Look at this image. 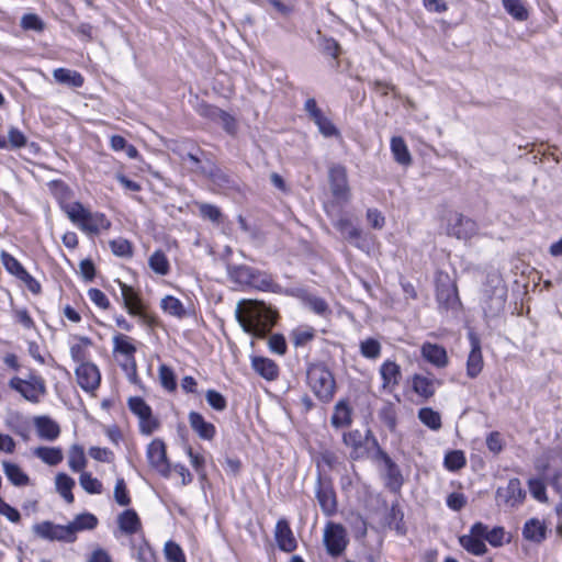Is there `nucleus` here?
Masks as SVG:
<instances>
[{"label":"nucleus","instance_id":"f257e3e1","mask_svg":"<svg viewBox=\"0 0 562 562\" xmlns=\"http://www.w3.org/2000/svg\"><path fill=\"white\" fill-rule=\"evenodd\" d=\"M235 315L245 333L259 338L271 330L277 318V313L265 302L252 300L239 302Z\"/></svg>","mask_w":562,"mask_h":562},{"label":"nucleus","instance_id":"f03ea898","mask_svg":"<svg viewBox=\"0 0 562 562\" xmlns=\"http://www.w3.org/2000/svg\"><path fill=\"white\" fill-rule=\"evenodd\" d=\"M69 220L87 234H99L110 228L111 223L104 214L92 213L81 203L74 202L61 206Z\"/></svg>","mask_w":562,"mask_h":562},{"label":"nucleus","instance_id":"7ed1b4c3","mask_svg":"<svg viewBox=\"0 0 562 562\" xmlns=\"http://www.w3.org/2000/svg\"><path fill=\"white\" fill-rule=\"evenodd\" d=\"M307 383L314 395L323 403L333 400L336 382L330 370L323 363H313L307 368Z\"/></svg>","mask_w":562,"mask_h":562},{"label":"nucleus","instance_id":"20e7f679","mask_svg":"<svg viewBox=\"0 0 562 562\" xmlns=\"http://www.w3.org/2000/svg\"><path fill=\"white\" fill-rule=\"evenodd\" d=\"M507 288L505 283L496 278L492 279L484 289L483 311L486 317L498 316L505 307Z\"/></svg>","mask_w":562,"mask_h":562},{"label":"nucleus","instance_id":"39448f33","mask_svg":"<svg viewBox=\"0 0 562 562\" xmlns=\"http://www.w3.org/2000/svg\"><path fill=\"white\" fill-rule=\"evenodd\" d=\"M9 386L32 403H38L46 392L44 380L35 374H31L29 379L14 376L9 381Z\"/></svg>","mask_w":562,"mask_h":562},{"label":"nucleus","instance_id":"423d86ee","mask_svg":"<svg viewBox=\"0 0 562 562\" xmlns=\"http://www.w3.org/2000/svg\"><path fill=\"white\" fill-rule=\"evenodd\" d=\"M328 181L333 196L338 202L347 203L351 198L347 169L340 164H333L328 169Z\"/></svg>","mask_w":562,"mask_h":562},{"label":"nucleus","instance_id":"0eeeda50","mask_svg":"<svg viewBox=\"0 0 562 562\" xmlns=\"http://www.w3.org/2000/svg\"><path fill=\"white\" fill-rule=\"evenodd\" d=\"M324 543L329 555H340L348 544L346 529L339 524H327L324 530Z\"/></svg>","mask_w":562,"mask_h":562},{"label":"nucleus","instance_id":"6e6552de","mask_svg":"<svg viewBox=\"0 0 562 562\" xmlns=\"http://www.w3.org/2000/svg\"><path fill=\"white\" fill-rule=\"evenodd\" d=\"M128 407L139 418L140 431L150 435L158 427V422L153 417L151 408L142 397H131Z\"/></svg>","mask_w":562,"mask_h":562},{"label":"nucleus","instance_id":"1a4fd4ad","mask_svg":"<svg viewBox=\"0 0 562 562\" xmlns=\"http://www.w3.org/2000/svg\"><path fill=\"white\" fill-rule=\"evenodd\" d=\"M316 498L326 516H331L337 512L336 493L333 484L329 480L323 479L322 475H318L317 479Z\"/></svg>","mask_w":562,"mask_h":562},{"label":"nucleus","instance_id":"9d476101","mask_svg":"<svg viewBox=\"0 0 562 562\" xmlns=\"http://www.w3.org/2000/svg\"><path fill=\"white\" fill-rule=\"evenodd\" d=\"M34 533L49 541L74 542L68 525H55L52 521H43L33 526Z\"/></svg>","mask_w":562,"mask_h":562},{"label":"nucleus","instance_id":"9b49d317","mask_svg":"<svg viewBox=\"0 0 562 562\" xmlns=\"http://www.w3.org/2000/svg\"><path fill=\"white\" fill-rule=\"evenodd\" d=\"M477 233L476 223L460 214H453L448 224V234L457 237L458 239L468 240L472 238Z\"/></svg>","mask_w":562,"mask_h":562},{"label":"nucleus","instance_id":"f8f14e48","mask_svg":"<svg viewBox=\"0 0 562 562\" xmlns=\"http://www.w3.org/2000/svg\"><path fill=\"white\" fill-rule=\"evenodd\" d=\"M76 378L79 386L86 392L95 391L101 381V374L98 367L91 362H82L76 369Z\"/></svg>","mask_w":562,"mask_h":562},{"label":"nucleus","instance_id":"ddd939ff","mask_svg":"<svg viewBox=\"0 0 562 562\" xmlns=\"http://www.w3.org/2000/svg\"><path fill=\"white\" fill-rule=\"evenodd\" d=\"M149 464L164 476H168L170 467L167 460L166 446L162 440L154 439L147 447Z\"/></svg>","mask_w":562,"mask_h":562},{"label":"nucleus","instance_id":"4468645a","mask_svg":"<svg viewBox=\"0 0 562 562\" xmlns=\"http://www.w3.org/2000/svg\"><path fill=\"white\" fill-rule=\"evenodd\" d=\"M274 538L278 544V548L284 552H292L296 549V540L294 535L290 528L288 520L280 519L278 520L274 529Z\"/></svg>","mask_w":562,"mask_h":562},{"label":"nucleus","instance_id":"2eb2a0df","mask_svg":"<svg viewBox=\"0 0 562 562\" xmlns=\"http://www.w3.org/2000/svg\"><path fill=\"white\" fill-rule=\"evenodd\" d=\"M471 341V351L467 361V374L469 378H476L483 369V357L481 351V342L474 334L469 335Z\"/></svg>","mask_w":562,"mask_h":562},{"label":"nucleus","instance_id":"dca6fc26","mask_svg":"<svg viewBox=\"0 0 562 562\" xmlns=\"http://www.w3.org/2000/svg\"><path fill=\"white\" fill-rule=\"evenodd\" d=\"M497 496L504 498L507 505L515 507L524 502L526 492L522 490L520 481L515 477L509 480L505 488L497 490Z\"/></svg>","mask_w":562,"mask_h":562},{"label":"nucleus","instance_id":"f3484780","mask_svg":"<svg viewBox=\"0 0 562 562\" xmlns=\"http://www.w3.org/2000/svg\"><path fill=\"white\" fill-rule=\"evenodd\" d=\"M202 115L220 123L228 134H235L237 128L236 120L224 110L217 106L206 105L202 110Z\"/></svg>","mask_w":562,"mask_h":562},{"label":"nucleus","instance_id":"a211bd4d","mask_svg":"<svg viewBox=\"0 0 562 562\" xmlns=\"http://www.w3.org/2000/svg\"><path fill=\"white\" fill-rule=\"evenodd\" d=\"M34 425L38 437L44 440L54 441L60 435L59 425L48 416L35 417Z\"/></svg>","mask_w":562,"mask_h":562},{"label":"nucleus","instance_id":"6ab92c4d","mask_svg":"<svg viewBox=\"0 0 562 562\" xmlns=\"http://www.w3.org/2000/svg\"><path fill=\"white\" fill-rule=\"evenodd\" d=\"M547 529L544 521L530 518L522 527V537L528 541L541 543L547 538Z\"/></svg>","mask_w":562,"mask_h":562},{"label":"nucleus","instance_id":"aec40b11","mask_svg":"<svg viewBox=\"0 0 562 562\" xmlns=\"http://www.w3.org/2000/svg\"><path fill=\"white\" fill-rule=\"evenodd\" d=\"M189 424L201 439L212 440L216 434L215 426L206 422L198 412H191L189 414Z\"/></svg>","mask_w":562,"mask_h":562},{"label":"nucleus","instance_id":"412c9836","mask_svg":"<svg viewBox=\"0 0 562 562\" xmlns=\"http://www.w3.org/2000/svg\"><path fill=\"white\" fill-rule=\"evenodd\" d=\"M422 355L428 362L438 368H443L448 363L446 349L437 344H424L422 347Z\"/></svg>","mask_w":562,"mask_h":562},{"label":"nucleus","instance_id":"4be33fe9","mask_svg":"<svg viewBox=\"0 0 562 562\" xmlns=\"http://www.w3.org/2000/svg\"><path fill=\"white\" fill-rule=\"evenodd\" d=\"M226 271L229 280L238 285H249L251 277H254L255 268L246 265H232L226 266Z\"/></svg>","mask_w":562,"mask_h":562},{"label":"nucleus","instance_id":"5701e85b","mask_svg":"<svg viewBox=\"0 0 562 562\" xmlns=\"http://www.w3.org/2000/svg\"><path fill=\"white\" fill-rule=\"evenodd\" d=\"M251 367L260 376L269 381L277 379L279 374L277 363L269 358L254 357L251 359Z\"/></svg>","mask_w":562,"mask_h":562},{"label":"nucleus","instance_id":"b1692460","mask_svg":"<svg viewBox=\"0 0 562 562\" xmlns=\"http://www.w3.org/2000/svg\"><path fill=\"white\" fill-rule=\"evenodd\" d=\"M250 288H254L259 291H267V292H273V293H280L281 286L276 283L271 277V274L260 271L258 269H255L254 277H251L249 285Z\"/></svg>","mask_w":562,"mask_h":562},{"label":"nucleus","instance_id":"393cba45","mask_svg":"<svg viewBox=\"0 0 562 562\" xmlns=\"http://www.w3.org/2000/svg\"><path fill=\"white\" fill-rule=\"evenodd\" d=\"M334 226L340 232L345 239L353 244L356 247H361L360 239L362 232L360 228L355 226L349 218L340 217L335 222Z\"/></svg>","mask_w":562,"mask_h":562},{"label":"nucleus","instance_id":"a878e982","mask_svg":"<svg viewBox=\"0 0 562 562\" xmlns=\"http://www.w3.org/2000/svg\"><path fill=\"white\" fill-rule=\"evenodd\" d=\"M117 524L122 532L134 535L142 528L140 519L133 509H126L117 517Z\"/></svg>","mask_w":562,"mask_h":562},{"label":"nucleus","instance_id":"bb28decb","mask_svg":"<svg viewBox=\"0 0 562 562\" xmlns=\"http://www.w3.org/2000/svg\"><path fill=\"white\" fill-rule=\"evenodd\" d=\"M124 306L130 315H142V304L134 290L123 282H119Z\"/></svg>","mask_w":562,"mask_h":562},{"label":"nucleus","instance_id":"cd10ccee","mask_svg":"<svg viewBox=\"0 0 562 562\" xmlns=\"http://www.w3.org/2000/svg\"><path fill=\"white\" fill-rule=\"evenodd\" d=\"M351 422V408L349 407L347 401H339L334 407V414L330 418L331 426L335 428H341L349 426Z\"/></svg>","mask_w":562,"mask_h":562},{"label":"nucleus","instance_id":"c85d7f7f","mask_svg":"<svg viewBox=\"0 0 562 562\" xmlns=\"http://www.w3.org/2000/svg\"><path fill=\"white\" fill-rule=\"evenodd\" d=\"M380 373L384 389L398 385L402 378L400 366L393 361H385L380 368Z\"/></svg>","mask_w":562,"mask_h":562},{"label":"nucleus","instance_id":"c756f323","mask_svg":"<svg viewBox=\"0 0 562 562\" xmlns=\"http://www.w3.org/2000/svg\"><path fill=\"white\" fill-rule=\"evenodd\" d=\"M97 525V517L90 513H85L76 516L74 521L68 524V527L71 531L72 541L76 540V533L78 531L94 529Z\"/></svg>","mask_w":562,"mask_h":562},{"label":"nucleus","instance_id":"7c9ffc66","mask_svg":"<svg viewBox=\"0 0 562 562\" xmlns=\"http://www.w3.org/2000/svg\"><path fill=\"white\" fill-rule=\"evenodd\" d=\"M391 150L396 162L403 166L412 164V156L403 137L393 136L391 139Z\"/></svg>","mask_w":562,"mask_h":562},{"label":"nucleus","instance_id":"2f4dec72","mask_svg":"<svg viewBox=\"0 0 562 562\" xmlns=\"http://www.w3.org/2000/svg\"><path fill=\"white\" fill-rule=\"evenodd\" d=\"M202 176L207 177L214 186L221 189L231 188L233 183L229 176L214 164H209V169H203Z\"/></svg>","mask_w":562,"mask_h":562},{"label":"nucleus","instance_id":"473e14b6","mask_svg":"<svg viewBox=\"0 0 562 562\" xmlns=\"http://www.w3.org/2000/svg\"><path fill=\"white\" fill-rule=\"evenodd\" d=\"M3 472L8 480L15 486H25L30 483L29 476L21 470V468L12 462H2Z\"/></svg>","mask_w":562,"mask_h":562},{"label":"nucleus","instance_id":"72a5a7b5","mask_svg":"<svg viewBox=\"0 0 562 562\" xmlns=\"http://www.w3.org/2000/svg\"><path fill=\"white\" fill-rule=\"evenodd\" d=\"M33 453L48 465H57L64 458L63 450L58 447H37Z\"/></svg>","mask_w":562,"mask_h":562},{"label":"nucleus","instance_id":"f704fd0d","mask_svg":"<svg viewBox=\"0 0 562 562\" xmlns=\"http://www.w3.org/2000/svg\"><path fill=\"white\" fill-rule=\"evenodd\" d=\"M54 79L70 87L79 88L83 85V77L74 70L66 68H57L53 72Z\"/></svg>","mask_w":562,"mask_h":562},{"label":"nucleus","instance_id":"c9c22d12","mask_svg":"<svg viewBox=\"0 0 562 562\" xmlns=\"http://www.w3.org/2000/svg\"><path fill=\"white\" fill-rule=\"evenodd\" d=\"M459 542L464 550L474 555H483L487 551L484 541L470 533L461 536L459 538Z\"/></svg>","mask_w":562,"mask_h":562},{"label":"nucleus","instance_id":"e433bc0d","mask_svg":"<svg viewBox=\"0 0 562 562\" xmlns=\"http://www.w3.org/2000/svg\"><path fill=\"white\" fill-rule=\"evenodd\" d=\"M413 390L418 395L428 398L435 394V380L420 374H415L413 378Z\"/></svg>","mask_w":562,"mask_h":562},{"label":"nucleus","instance_id":"4c0bfd02","mask_svg":"<svg viewBox=\"0 0 562 562\" xmlns=\"http://www.w3.org/2000/svg\"><path fill=\"white\" fill-rule=\"evenodd\" d=\"M56 490L64 497V499L71 504L74 502V495L71 493L75 486V481L65 473H58L55 479Z\"/></svg>","mask_w":562,"mask_h":562},{"label":"nucleus","instance_id":"58836bf2","mask_svg":"<svg viewBox=\"0 0 562 562\" xmlns=\"http://www.w3.org/2000/svg\"><path fill=\"white\" fill-rule=\"evenodd\" d=\"M369 436H371V430H367L366 434H362L360 430L355 429L345 432L342 440L347 447L352 448L353 452H357L360 448L364 447Z\"/></svg>","mask_w":562,"mask_h":562},{"label":"nucleus","instance_id":"ea45409f","mask_svg":"<svg viewBox=\"0 0 562 562\" xmlns=\"http://www.w3.org/2000/svg\"><path fill=\"white\" fill-rule=\"evenodd\" d=\"M148 265L153 271L160 276H166L169 272L170 266L169 261L161 250H156L149 257Z\"/></svg>","mask_w":562,"mask_h":562},{"label":"nucleus","instance_id":"a19ab883","mask_svg":"<svg viewBox=\"0 0 562 562\" xmlns=\"http://www.w3.org/2000/svg\"><path fill=\"white\" fill-rule=\"evenodd\" d=\"M68 464L74 472H79L86 467L87 460L81 446H71L69 450Z\"/></svg>","mask_w":562,"mask_h":562},{"label":"nucleus","instance_id":"79ce46f5","mask_svg":"<svg viewBox=\"0 0 562 562\" xmlns=\"http://www.w3.org/2000/svg\"><path fill=\"white\" fill-rule=\"evenodd\" d=\"M161 308L172 315V316H176L178 318H182L186 316V310H184V306L183 304L181 303L180 300H178L177 297L175 296H171V295H167L165 296L162 300H161Z\"/></svg>","mask_w":562,"mask_h":562},{"label":"nucleus","instance_id":"37998d69","mask_svg":"<svg viewBox=\"0 0 562 562\" xmlns=\"http://www.w3.org/2000/svg\"><path fill=\"white\" fill-rule=\"evenodd\" d=\"M302 300L310 310L318 315L325 316L330 313L328 304L322 297L304 293Z\"/></svg>","mask_w":562,"mask_h":562},{"label":"nucleus","instance_id":"c03bdc74","mask_svg":"<svg viewBox=\"0 0 562 562\" xmlns=\"http://www.w3.org/2000/svg\"><path fill=\"white\" fill-rule=\"evenodd\" d=\"M503 5L508 14L518 21L528 19V11L520 0H502Z\"/></svg>","mask_w":562,"mask_h":562},{"label":"nucleus","instance_id":"a18cd8bd","mask_svg":"<svg viewBox=\"0 0 562 562\" xmlns=\"http://www.w3.org/2000/svg\"><path fill=\"white\" fill-rule=\"evenodd\" d=\"M418 418L423 424L434 430H437L441 427V418L439 413L429 407L420 408L418 412Z\"/></svg>","mask_w":562,"mask_h":562},{"label":"nucleus","instance_id":"49530a36","mask_svg":"<svg viewBox=\"0 0 562 562\" xmlns=\"http://www.w3.org/2000/svg\"><path fill=\"white\" fill-rule=\"evenodd\" d=\"M114 351L125 355L126 357L134 356L136 347L131 342V338L119 334L113 338Z\"/></svg>","mask_w":562,"mask_h":562},{"label":"nucleus","instance_id":"de8ad7c7","mask_svg":"<svg viewBox=\"0 0 562 562\" xmlns=\"http://www.w3.org/2000/svg\"><path fill=\"white\" fill-rule=\"evenodd\" d=\"M325 137L339 136V131L323 113L312 119Z\"/></svg>","mask_w":562,"mask_h":562},{"label":"nucleus","instance_id":"09e8293b","mask_svg":"<svg viewBox=\"0 0 562 562\" xmlns=\"http://www.w3.org/2000/svg\"><path fill=\"white\" fill-rule=\"evenodd\" d=\"M81 487L89 494H100L102 492L101 482L93 477L89 472H82L79 477Z\"/></svg>","mask_w":562,"mask_h":562},{"label":"nucleus","instance_id":"8fccbe9b","mask_svg":"<svg viewBox=\"0 0 562 562\" xmlns=\"http://www.w3.org/2000/svg\"><path fill=\"white\" fill-rule=\"evenodd\" d=\"M199 213L203 218L211 221L212 223L220 224L223 217L221 210L210 203H199Z\"/></svg>","mask_w":562,"mask_h":562},{"label":"nucleus","instance_id":"3c124183","mask_svg":"<svg viewBox=\"0 0 562 562\" xmlns=\"http://www.w3.org/2000/svg\"><path fill=\"white\" fill-rule=\"evenodd\" d=\"M464 453L460 450H453L446 454L445 467L450 471H458L465 465Z\"/></svg>","mask_w":562,"mask_h":562},{"label":"nucleus","instance_id":"603ef678","mask_svg":"<svg viewBox=\"0 0 562 562\" xmlns=\"http://www.w3.org/2000/svg\"><path fill=\"white\" fill-rule=\"evenodd\" d=\"M159 380L164 389L171 392L177 387L176 376L173 371L166 364L159 367Z\"/></svg>","mask_w":562,"mask_h":562},{"label":"nucleus","instance_id":"864d4df0","mask_svg":"<svg viewBox=\"0 0 562 562\" xmlns=\"http://www.w3.org/2000/svg\"><path fill=\"white\" fill-rule=\"evenodd\" d=\"M165 555L166 559L170 562H186V557L180 548L179 544H177L173 541H167L165 544Z\"/></svg>","mask_w":562,"mask_h":562},{"label":"nucleus","instance_id":"5fc2aeb1","mask_svg":"<svg viewBox=\"0 0 562 562\" xmlns=\"http://www.w3.org/2000/svg\"><path fill=\"white\" fill-rule=\"evenodd\" d=\"M361 355L369 359H375L380 356L381 345L378 340L369 338L360 345Z\"/></svg>","mask_w":562,"mask_h":562},{"label":"nucleus","instance_id":"6e6d98bb","mask_svg":"<svg viewBox=\"0 0 562 562\" xmlns=\"http://www.w3.org/2000/svg\"><path fill=\"white\" fill-rule=\"evenodd\" d=\"M207 404L217 412H223L227 407L226 398L215 390H209L205 394Z\"/></svg>","mask_w":562,"mask_h":562},{"label":"nucleus","instance_id":"4d7b16f0","mask_svg":"<svg viewBox=\"0 0 562 562\" xmlns=\"http://www.w3.org/2000/svg\"><path fill=\"white\" fill-rule=\"evenodd\" d=\"M114 499L121 506H127L131 503V498L127 493L126 484L124 479L119 477L114 486Z\"/></svg>","mask_w":562,"mask_h":562},{"label":"nucleus","instance_id":"13d9d810","mask_svg":"<svg viewBox=\"0 0 562 562\" xmlns=\"http://www.w3.org/2000/svg\"><path fill=\"white\" fill-rule=\"evenodd\" d=\"M111 250L119 257L132 256V245L127 239L117 238L110 241Z\"/></svg>","mask_w":562,"mask_h":562},{"label":"nucleus","instance_id":"bf43d9fd","mask_svg":"<svg viewBox=\"0 0 562 562\" xmlns=\"http://www.w3.org/2000/svg\"><path fill=\"white\" fill-rule=\"evenodd\" d=\"M2 262L5 269L18 278L26 271L13 256L7 252L2 254Z\"/></svg>","mask_w":562,"mask_h":562},{"label":"nucleus","instance_id":"052dcab7","mask_svg":"<svg viewBox=\"0 0 562 562\" xmlns=\"http://www.w3.org/2000/svg\"><path fill=\"white\" fill-rule=\"evenodd\" d=\"M21 26L24 30L42 32L45 24L38 15L30 13L22 16Z\"/></svg>","mask_w":562,"mask_h":562},{"label":"nucleus","instance_id":"680f3d73","mask_svg":"<svg viewBox=\"0 0 562 562\" xmlns=\"http://www.w3.org/2000/svg\"><path fill=\"white\" fill-rule=\"evenodd\" d=\"M8 148H21L26 145V136L16 127H11L8 132Z\"/></svg>","mask_w":562,"mask_h":562},{"label":"nucleus","instance_id":"e2e57ef3","mask_svg":"<svg viewBox=\"0 0 562 562\" xmlns=\"http://www.w3.org/2000/svg\"><path fill=\"white\" fill-rule=\"evenodd\" d=\"M528 487L536 499L540 502L547 501L546 485L540 479H530L528 481Z\"/></svg>","mask_w":562,"mask_h":562},{"label":"nucleus","instance_id":"0e129e2a","mask_svg":"<svg viewBox=\"0 0 562 562\" xmlns=\"http://www.w3.org/2000/svg\"><path fill=\"white\" fill-rule=\"evenodd\" d=\"M180 157L182 160L188 159L192 165L191 170L199 175H202V170L209 169V164H212L210 160H207L206 164L203 165L200 157L196 154L191 153V151L180 155Z\"/></svg>","mask_w":562,"mask_h":562},{"label":"nucleus","instance_id":"69168bd1","mask_svg":"<svg viewBox=\"0 0 562 562\" xmlns=\"http://www.w3.org/2000/svg\"><path fill=\"white\" fill-rule=\"evenodd\" d=\"M89 299L100 308L108 310L110 306V301L106 295L99 289H90L88 291Z\"/></svg>","mask_w":562,"mask_h":562},{"label":"nucleus","instance_id":"338daca9","mask_svg":"<svg viewBox=\"0 0 562 562\" xmlns=\"http://www.w3.org/2000/svg\"><path fill=\"white\" fill-rule=\"evenodd\" d=\"M381 420L389 427V429L394 430L396 426V414L393 406L390 404L384 406L380 412Z\"/></svg>","mask_w":562,"mask_h":562},{"label":"nucleus","instance_id":"774afa93","mask_svg":"<svg viewBox=\"0 0 562 562\" xmlns=\"http://www.w3.org/2000/svg\"><path fill=\"white\" fill-rule=\"evenodd\" d=\"M367 220L374 229H381L385 224V218L378 209H369Z\"/></svg>","mask_w":562,"mask_h":562}]
</instances>
